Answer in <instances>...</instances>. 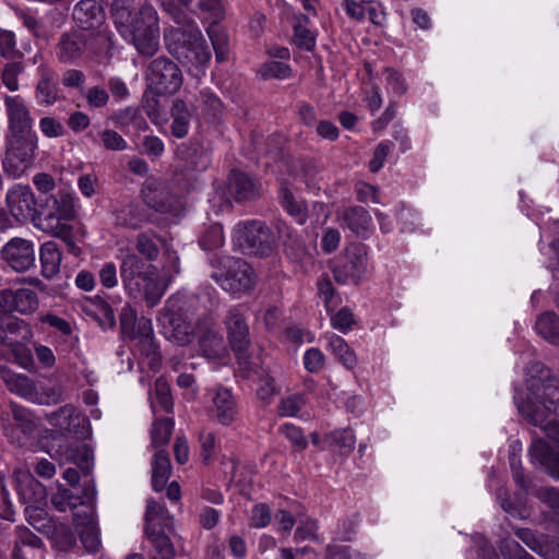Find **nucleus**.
I'll list each match as a JSON object with an SVG mask.
<instances>
[{"instance_id":"1","label":"nucleus","mask_w":559,"mask_h":559,"mask_svg":"<svg viewBox=\"0 0 559 559\" xmlns=\"http://www.w3.org/2000/svg\"><path fill=\"white\" fill-rule=\"evenodd\" d=\"M528 393L522 402L515 396L521 415L534 426L540 427L547 437L559 444V381L539 361L526 368Z\"/></svg>"},{"instance_id":"2","label":"nucleus","mask_w":559,"mask_h":559,"mask_svg":"<svg viewBox=\"0 0 559 559\" xmlns=\"http://www.w3.org/2000/svg\"><path fill=\"white\" fill-rule=\"evenodd\" d=\"M162 7L176 23V26L166 28L164 32L168 52L186 67L191 75L195 78L204 75L212 53L198 24L178 9L173 0L162 2Z\"/></svg>"},{"instance_id":"3","label":"nucleus","mask_w":559,"mask_h":559,"mask_svg":"<svg viewBox=\"0 0 559 559\" xmlns=\"http://www.w3.org/2000/svg\"><path fill=\"white\" fill-rule=\"evenodd\" d=\"M112 16L120 35L131 43L139 53L151 57L159 48L158 14L151 4H143L132 13L124 2L117 1Z\"/></svg>"},{"instance_id":"4","label":"nucleus","mask_w":559,"mask_h":559,"mask_svg":"<svg viewBox=\"0 0 559 559\" xmlns=\"http://www.w3.org/2000/svg\"><path fill=\"white\" fill-rule=\"evenodd\" d=\"M76 216V198L67 190H58L47 195L39 204L38 213L33 219L36 229L52 237L60 238L69 251L78 255L80 248L72 236L70 222Z\"/></svg>"},{"instance_id":"5","label":"nucleus","mask_w":559,"mask_h":559,"mask_svg":"<svg viewBox=\"0 0 559 559\" xmlns=\"http://www.w3.org/2000/svg\"><path fill=\"white\" fill-rule=\"evenodd\" d=\"M120 277L129 295L143 297L148 307L156 306L164 295L156 267L129 250L120 260Z\"/></svg>"},{"instance_id":"6","label":"nucleus","mask_w":559,"mask_h":559,"mask_svg":"<svg viewBox=\"0 0 559 559\" xmlns=\"http://www.w3.org/2000/svg\"><path fill=\"white\" fill-rule=\"evenodd\" d=\"M210 263L215 271L211 277L231 294L249 290L253 285V270L242 259L214 254Z\"/></svg>"},{"instance_id":"7","label":"nucleus","mask_w":559,"mask_h":559,"mask_svg":"<svg viewBox=\"0 0 559 559\" xmlns=\"http://www.w3.org/2000/svg\"><path fill=\"white\" fill-rule=\"evenodd\" d=\"M189 299L183 295H174L166 301L158 322L162 325L163 334L173 343L185 346L192 340L193 332L190 329L188 316Z\"/></svg>"},{"instance_id":"8","label":"nucleus","mask_w":559,"mask_h":559,"mask_svg":"<svg viewBox=\"0 0 559 559\" xmlns=\"http://www.w3.org/2000/svg\"><path fill=\"white\" fill-rule=\"evenodd\" d=\"M231 242L236 250L245 254L267 255L272 251L274 239L265 223L248 219L234 227Z\"/></svg>"},{"instance_id":"9","label":"nucleus","mask_w":559,"mask_h":559,"mask_svg":"<svg viewBox=\"0 0 559 559\" xmlns=\"http://www.w3.org/2000/svg\"><path fill=\"white\" fill-rule=\"evenodd\" d=\"M38 136L31 134H10L2 162L5 174L12 178L22 177L35 162Z\"/></svg>"},{"instance_id":"10","label":"nucleus","mask_w":559,"mask_h":559,"mask_svg":"<svg viewBox=\"0 0 559 559\" xmlns=\"http://www.w3.org/2000/svg\"><path fill=\"white\" fill-rule=\"evenodd\" d=\"M147 90L156 96L177 93L183 82L178 64L167 57H158L151 61L146 71Z\"/></svg>"},{"instance_id":"11","label":"nucleus","mask_w":559,"mask_h":559,"mask_svg":"<svg viewBox=\"0 0 559 559\" xmlns=\"http://www.w3.org/2000/svg\"><path fill=\"white\" fill-rule=\"evenodd\" d=\"M367 265L366 246L352 243L346 248L343 261L333 267V276L340 284H358L366 274Z\"/></svg>"},{"instance_id":"12","label":"nucleus","mask_w":559,"mask_h":559,"mask_svg":"<svg viewBox=\"0 0 559 559\" xmlns=\"http://www.w3.org/2000/svg\"><path fill=\"white\" fill-rule=\"evenodd\" d=\"M225 324L229 344L233 350L237 354L239 362L245 365L251 371V364L245 357L250 340L249 328L241 306H235L228 310L225 318Z\"/></svg>"},{"instance_id":"13","label":"nucleus","mask_w":559,"mask_h":559,"mask_svg":"<svg viewBox=\"0 0 559 559\" xmlns=\"http://www.w3.org/2000/svg\"><path fill=\"white\" fill-rule=\"evenodd\" d=\"M5 201L9 213L17 223L33 224L39 206L29 186H12L7 192Z\"/></svg>"},{"instance_id":"14","label":"nucleus","mask_w":559,"mask_h":559,"mask_svg":"<svg viewBox=\"0 0 559 559\" xmlns=\"http://www.w3.org/2000/svg\"><path fill=\"white\" fill-rule=\"evenodd\" d=\"M55 56L60 63L79 64L88 60L87 37L79 31H69L61 34L53 48Z\"/></svg>"},{"instance_id":"15","label":"nucleus","mask_w":559,"mask_h":559,"mask_svg":"<svg viewBox=\"0 0 559 559\" xmlns=\"http://www.w3.org/2000/svg\"><path fill=\"white\" fill-rule=\"evenodd\" d=\"M2 100L10 134L36 133L33 129L34 119L31 110L21 95L4 94Z\"/></svg>"},{"instance_id":"16","label":"nucleus","mask_w":559,"mask_h":559,"mask_svg":"<svg viewBox=\"0 0 559 559\" xmlns=\"http://www.w3.org/2000/svg\"><path fill=\"white\" fill-rule=\"evenodd\" d=\"M1 258L15 272H26L35 265L34 242L28 239L14 237L0 251Z\"/></svg>"},{"instance_id":"17","label":"nucleus","mask_w":559,"mask_h":559,"mask_svg":"<svg viewBox=\"0 0 559 559\" xmlns=\"http://www.w3.org/2000/svg\"><path fill=\"white\" fill-rule=\"evenodd\" d=\"M39 306L37 294L31 288H5L0 290V312L20 314L34 313Z\"/></svg>"},{"instance_id":"18","label":"nucleus","mask_w":559,"mask_h":559,"mask_svg":"<svg viewBox=\"0 0 559 559\" xmlns=\"http://www.w3.org/2000/svg\"><path fill=\"white\" fill-rule=\"evenodd\" d=\"M212 404L210 413L223 426L234 423L238 415V405L230 390L218 386L210 392Z\"/></svg>"},{"instance_id":"19","label":"nucleus","mask_w":559,"mask_h":559,"mask_svg":"<svg viewBox=\"0 0 559 559\" xmlns=\"http://www.w3.org/2000/svg\"><path fill=\"white\" fill-rule=\"evenodd\" d=\"M144 204L155 212L167 214L174 211V195L156 180H146L140 191Z\"/></svg>"},{"instance_id":"20","label":"nucleus","mask_w":559,"mask_h":559,"mask_svg":"<svg viewBox=\"0 0 559 559\" xmlns=\"http://www.w3.org/2000/svg\"><path fill=\"white\" fill-rule=\"evenodd\" d=\"M44 548V543L36 534L24 525H17L13 531L11 548L12 559H36Z\"/></svg>"},{"instance_id":"21","label":"nucleus","mask_w":559,"mask_h":559,"mask_svg":"<svg viewBox=\"0 0 559 559\" xmlns=\"http://www.w3.org/2000/svg\"><path fill=\"white\" fill-rule=\"evenodd\" d=\"M194 109L209 123L219 122L225 112L222 99L210 87H203L199 91L194 100Z\"/></svg>"},{"instance_id":"22","label":"nucleus","mask_w":559,"mask_h":559,"mask_svg":"<svg viewBox=\"0 0 559 559\" xmlns=\"http://www.w3.org/2000/svg\"><path fill=\"white\" fill-rule=\"evenodd\" d=\"M73 19L83 29H96L105 24V12L95 0H81L73 9Z\"/></svg>"},{"instance_id":"23","label":"nucleus","mask_w":559,"mask_h":559,"mask_svg":"<svg viewBox=\"0 0 559 559\" xmlns=\"http://www.w3.org/2000/svg\"><path fill=\"white\" fill-rule=\"evenodd\" d=\"M200 347L206 357H217L222 349L223 337L216 330L212 318L206 317L204 321H200L195 328Z\"/></svg>"},{"instance_id":"24","label":"nucleus","mask_w":559,"mask_h":559,"mask_svg":"<svg viewBox=\"0 0 559 559\" xmlns=\"http://www.w3.org/2000/svg\"><path fill=\"white\" fill-rule=\"evenodd\" d=\"M115 224L130 229H139L151 222V215L138 203H126L112 212Z\"/></svg>"},{"instance_id":"25","label":"nucleus","mask_w":559,"mask_h":559,"mask_svg":"<svg viewBox=\"0 0 559 559\" xmlns=\"http://www.w3.org/2000/svg\"><path fill=\"white\" fill-rule=\"evenodd\" d=\"M343 226L347 227L354 235L361 238L369 236L372 219L369 212L362 206H350L340 215Z\"/></svg>"},{"instance_id":"26","label":"nucleus","mask_w":559,"mask_h":559,"mask_svg":"<svg viewBox=\"0 0 559 559\" xmlns=\"http://www.w3.org/2000/svg\"><path fill=\"white\" fill-rule=\"evenodd\" d=\"M39 261L41 265V275L46 280L53 278L59 272L62 262V251L60 246L49 240L39 248Z\"/></svg>"},{"instance_id":"27","label":"nucleus","mask_w":559,"mask_h":559,"mask_svg":"<svg viewBox=\"0 0 559 559\" xmlns=\"http://www.w3.org/2000/svg\"><path fill=\"white\" fill-rule=\"evenodd\" d=\"M229 192L237 201L252 200L260 194V186L249 175L233 170L229 176Z\"/></svg>"},{"instance_id":"28","label":"nucleus","mask_w":559,"mask_h":559,"mask_svg":"<svg viewBox=\"0 0 559 559\" xmlns=\"http://www.w3.org/2000/svg\"><path fill=\"white\" fill-rule=\"evenodd\" d=\"M0 377L10 392L31 402L36 383L26 374L15 373L9 367L1 366Z\"/></svg>"},{"instance_id":"29","label":"nucleus","mask_w":559,"mask_h":559,"mask_svg":"<svg viewBox=\"0 0 559 559\" xmlns=\"http://www.w3.org/2000/svg\"><path fill=\"white\" fill-rule=\"evenodd\" d=\"M88 41V59L93 57L110 56L114 49V33L109 29L107 24L102 27L92 29Z\"/></svg>"},{"instance_id":"30","label":"nucleus","mask_w":559,"mask_h":559,"mask_svg":"<svg viewBox=\"0 0 559 559\" xmlns=\"http://www.w3.org/2000/svg\"><path fill=\"white\" fill-rule=\"evenodd\" d=\"M324 338L326 340V349L334 355L338 362L348 370L356 368L358 364L356 354L342 336L335 333H326Z\"/></svg>"},{"instance_id":"31","label":"nucleus","mask_w":559,"mask_h":559,"mask_svg":"<svg viewBox=\"0 0 559 559\" xmlns=\"http://www.w3.org/2000/svg\"><path fill=\"white\" fill-rule=\"evenodd\" d=\"M49 424L58 429L72 433L76 426L86 421L85 417H82L76 408L72 405H64L59 409L50 413L47 416Z\"/></svg>"},{"instance_id":"32","label":"nucleus","mask_w":559,"mask_h":559,"mask_svg":"<svg viewBox=\"0 0 559 559\" xmlns=\"http://www.w3.org/2000/svg\"><path fill=\"white\" fill-rule=\"evenodd\" d=\"M173 122L170 126L171 134L177 139L185 138L190 128L192 114L188 105L182 99H175L170 108Z\"/></svg>"},{"instance_id":"33","label":"nucleus","mask_w":559,"mask_h":559,"mask_svg":"<svg viewBox=\"0 0 559 559\" xmlns=\"http://www.w3.org/2000/svg\"><path fill=\"white\" fill-rule=\"evenodd\" d=\"M145 521V531L165 530L171 526L173 519L163 503L151 499L147 500Z\"/></svg>"},{"instance_id":"34","label":"nucleus","mask_w":559,"mask_h":559,"mask_svg":"<svg viewBox=\"0 0 559 559\" xmlns=\"http://www.w3.org/2000/svg\"><path fill=\"white\" fill-rule=\"evenodd\" d=\"M171 465L168 453L160 450L155 453L152 463V486L155 491L165 488L170 476Z\"/></svg>"},{"instance_id":"35","label":"nucleus","mask_w":559,"mask_h":559,"mask_svg":"<svg viewBox=\"0 0 559 559\" xmlns=\"http://www.w3.org/2000/svg\"><path fill=\"white\" fill-rule=\"evenodd\" d=\"M126 337L136 341L141 350L146 355H150L155 350L154 331L151 319L141 317L135 325L134 333L128 334Z\"/></svg>"},{"instance_id":"36","label":"nucleus","mask_w":559,"mask_h":559,"mask_svg":"<svg viewBox=\"0 0 559 559\" xmlns=\"http://www.w3.org/2000/svg\"><path fill=\"white\" fill-rule=\"evenodd\" d=\"M536 332L554 345H559V317L551 311L540 314L535 323Z\"/></svg>"},{"instance_id":"37","label":"nucleus","mask_w":559,"mask_h":559,"mask_svg":"<svg viewBox=\"0 0 559 559\" xmlns=\"http://www.w3.org/2000/svg\"><path fill=\"white\" fill-rule=\"evenodd\" d=\"M155 555L151 559H174L176 551L164 530L145 531Z\"/></svg>"},{"instance_id":"38","label":"nucleus","mask_w":559,"mask_h":559,"mask_svg":"<svg viewBox=\"0 0 559 559\" xmlns=\"http://www.w3.org/2000/svg\"><path fill=\"white\" fill-rule=\"evenodd\" d=\"M498 500L500 507L513 518L526 520L530 519L533 514L532 508L524 502V498L520 495L513 502L511 501L508 491L503 488H500L498 491Z\"/></svg>"},{"instance_id":"39","label":"nucleus","mask_w":559,"mask_h":559,"mask_svg":"<svg viewBox=\"0 0 559 559\" xmlns=\"http://www.w3.org/2000/svg\"><path fill=\"white\" fill-rule=\"evenodd\" d=\"M25 64L22 59L7 61L0 69V82L9 92H16L20 88L19 76L23 74Z\"/></svg>"},{"instance_id":"40","label":"nucleus","mask_w":559,"mask_h":559,"mask_svg":"<svg viewBox=\"0 0 559 559\" xmlns=\"http://www.w3.org/2000/svg\"><path fill=\"white\" fill-rule=\"evenodd\" d=\"M87 138L94 143H96L97 139L99 138L103 146L109 151L120 152L128 148L127 141L112 129L96 130L93 128L88 131Z\"/></svg>"},{"instance_id":"41","label":"nucleus","mask_w":559,"mask_h":559,"mask_svg":"<svg viewBox=\"0 0 559 559\" xmlns=\"http://www.w3.org/2000/svg\"><path fill=\"white\" fill-rule=\"evenodd\" d=\"M280 200L284 210L299 224L302 225L307 221V211L305 204L297 200L287 187H282L280 191Z\"/></svg>"},{"instance_id":"42","label":"nucleus","mask_w":559,"mask_h":559,"mask_svg":"<svg viewBox=\"0 0 559 559\" xmlns=\"http://www.w3.org/2000/svg\"><path fill=\"white\" fill-rule=\"evenodd\" d=\"M58 98V88L50 73H45L35 87V99L38 105L50 106Z\"/></svg>"},{"instance_id":"43","label":"nucleus","mask_w":559,"mask_h":559,"mask_svg":"<svg viewBox=\"0 0 559 559\" xmlns=\"http://www.w3.org/2000/svg\"><path fill=\"white\" fill-rule=\"evenodd\" d=\"M325 441L331 448L337 449L342 454H348L354 450L356 437L348 428L336 429L325 436Z\"/></svg>"},{"instance_id":"44","label":"nucleus","mask_w":559,"mask_h":559,"mask_svg":"<svg viewBox=\"0 0 559 559\" xmlns=\"http://www.w3.org/2000/svg\"><path fill=\"white\" fill-rule=\"evenodd\" d=\"M80 538L83 547L88 552L95 554L99 550V528L92 515L86 518V522H84L83 527L80 531Z\"/></svg>"},{"instance_id":"45","label":"nucleus","mask_w":559,"mask_h":559,"mask_svg":"<svg viewBox=\"0 0 559 559\" xmlns=\"http://www.w3.org/2000/svg\"><path fill=\"white\" fill-rule=\"evenodd\" d=\"M155 239L156 235L153 231H142L136 235L135 249L147 261H155L159 255V248Z\"/></svg>"},{"instance_id":"46","label":"nucleus","mask_w":559,"mask_h":559,"mask_svg":"<svg viewBox=\"0 0 559 559\" xmlns=\"http://www.w3.org/2000/svg\"><path fill=\"white\" fill-rule=\"evenodd\" d=\"M528 454L532 464L544 469L548 466V463H550L556 455V453L551 451L548 443L542 439H536L532 442Z\"/></svg>"},{"instance_id":"47","label":"nucleus","mask_w":559,"mask_h":559,"mask_svg":"<svg viewBox=\"0 0 559 559\" xmlns=\"http://www.w3.org/2000/svg\"><path fill=\"white\" fill-rule=\"evenodd\" d=\"M202 16L212 24H218L226 15V3L224 0H199L197 4Z\"/></svg>"},{"instance_id":"48","label":"nucleus","mask_w":559,"mask_h":559,"mask_svg":"<svg viewBox=\"0 0 559 559\" xmlns=\"http://www.w3.org/2000/svg\"><path fill=\"white\" fill-rule=\"evenodd\" d=\"M206 32L215 51L216 60L223 62L228 53V38L226 33L219 28L217 24H212Z\"/></svg>"},{"instance_id":"49","label":"nucleus","mask_w":559,"mask_h":559,"mask_svg":"<svg viewBox=\"0 0 559 559\" xmlns=\"http://www.w3.org/2000/svg\"><path fill=\"white\" fill-rule=\"evenodd\" d=\"M62 392L59 386L55 385H35L31 402L40 405L57 404L61 401Z\"/></svg>"},{"instance_id":"50","label":"nucleus","mask_w":559,"mask_h":559,"mask_svg":"<svg viewBox=\"0 0 559 559\" xmlns=\"http://www.w3.org/2000/svg\"><path fill=\"white\" fill-rule=\"evenodd\" d=\"M174 429V420L171 418H160L154 421L151 438L154 447H162L168 443Z\"/></svg>"},{"instance_id":"51","label":"nucleus","mask_w":559,"mask_h":559,"mask_svg":"<svg viewBox=\"0 0 559 559\" xmlns=\"http://www.w3.org/2000/svg\"><path fill=\"white\" fill-rule=\"evenodd\" d=\"M51 503L56 510L64 512L68 509L76 508L81 504V500L79 497L74 496L70 489L59 486L57 492L51 497Z\"/></svg>"},{"instance_id":"52","label":"nucleus","mask_w":559,"mask_h":559,"mask_svg":"<svg viewBox=\"0 0 559 559\" xmlns=\"http://www.w3.org/2000/svg\"><path fill=\"white\" fill-rule=\"evenodd\" d=\"M259 73L264 79L285 80L292 75V68L285 62L271 60L260 67Z\"/></svg>"},{"instance_id":"53","label":"nucleus","mask_w":559,"mask_h":559,"mask_svg":"<svg viewBox=\"0 0 559 559\" xmlns=\"http://www.w3.org/2000/svg\"><path fill=\"white\" fill-rule=\"evenodd\" d=\"M225 242L223 227L218 224L210 226L199 240L203 250H215Z\"/></svg>"},{"instance_id":"54","label":"nucleus","mask_w":559,"mask_h":559,"mask_svg":"<svg viewBox=\"0 0 559 559\" xmlns=\"http://www.w3.org/2000/svg\"><path fill=\"white\" fill-rule=\"evenodd\" d=\"M7 313L0 312V343L7 346H13L14 341L9 334L16 333L22 326H25L23 320L5 317Z\"/></svg>"},{"instance_id":"55","label":"nucleus","mask_w":559,"mask_h":559,"mask_svg":"<svg viewBox=\"0 0 559 559\" xmlns=\"http://www.w3.org/2000/svg\"><path fill=\"white\" fill-rule=\"evenodd\" d=\"M318 294L322 299L326 311L333 312L340 302V297L329 278H322L318 282Z\"/></svg>"},{"instance_id":"56","label":"nucleus","mask_w":559,"mask_h":559,"mask_svg":"<svg viewBox=\"0 0 559 559\" xmlns=\"http://www.w3.org/2000/svg\"><path fill=\"white\" fill-rule=\"evenodd\" d=\"M306 404L305 396L301 394L288 395L281 400L277 412L282 417H294L297 416L299 411Z\"/></svg>"},{"instance_id":"57","label":"nucleus","mask_w":559,"mask_h":559,"mask_svg":"<svg viewBox=\"0 0 559 559\" xmlns=\"http://www.w3.org/2000/svg\"><path fill=\"white\" fill-rule=\"evenodd\" d=\"M0 55L10 60L23 58V53L16 49V39L13 32L0 31Z\"/></svg>"},{"instance_id":"58","label":"nucleus","mask_w":559,"mask_h":559,"mask_svg":"<svg viewBox=\"0 0 559 559\" xmlns=\"http://www.w3.org/2000/svg\"><path fill=\"white\" fill-rule=\"evenodd\" d=\"M318 530H319V526H318V522L316 520H313V519L300 520L298 523V526L296 527L295 533H294V542L297 544L305 542L307 539L318 542L319 540V537L317 534Z\"/></svg>"},{"instance_id":"59","label":"nucleus","mask_w":559,"mask_h":559,"mask_svg":"<svg viewBox=\"0 0 559 559\" xmlns=\"http://www.w3.org/2000/svg\"><path fill=\"white\" fill-rule=\"evenodd\" d=\"M52 540L55 546L61 551L70 550L76 542L71 528L63 524L53 527Z\"/></svg>"},{"instance_id":"60","label":"nucleus","mask_w":559,"mask_h":559,"mask_svg":"<svg viewBox=\"0 0 559 559\" xmlns=\"http://www.w3.org/2000/svg\"><path fill=\"white\" fill-rule=\"evenodd\" d=\"M499 549L504 559H531L533 557L516 540L510 538L501 540Z\"/></svg>"},{"instance_id":"61","label":"nucleus","mask_w":559,"mask_h":559,"mask_svg":"<svg viewBox=\"0 0 559 559\" xmlns=\"http://www.w3.org/2000/svg\"><path fill=\"white\" fill-rule=\"evenodd\" d=\"M12 408V417L14 421L16 423L17 427L24 432V433H31L35 429V421L32 417V414L28 409L19 406L16 404L11 405Z\"/></svg>"},{"instance_id":"62","label":"nucleus","mask_w":559,"mask_h":559,"mask_svg":"<svg viewBox=\"0 0 559 559\" xmlns=\"http://www.w3.org/2000/svg\"><path fill=\"white\" fill-rule=\"evenodd\" d=\"M280 432L284 435L298 451H304L307 448L308 441L299 427L287 423L280 427Z\"/></svg>"},{"instance_id":"63","label":"nucleus","mask_w":559,"mask_h":559,"mask_svg":"<svg viewBox=\"0 0 559 559\" xmlns=\"http://www.w3.org/2000/svg\"><path fill=\"white\" fill-rule=\"evenodd\" d=\"M325 559H366L347 545H329L325 550Z\"/></svg>"},{"instance_id":"64","label":"nucleus","mask_w":559,"mask_h":559,"mask_svg":"<svg viewBox=\"0 0 559 559\" xmlns=\"http://www.w3.org/2000/svg\"><path fill=\"white\" fill-rule=\"evenodd\" d=\"M535 497L547 504L557 515H559V489L555 487H542L534 492Z\"/></svg>"}]
</instances>
